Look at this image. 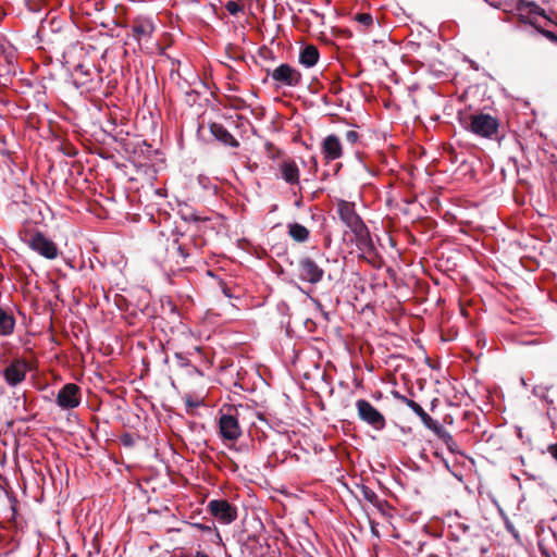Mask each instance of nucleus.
Wrapping results in <instances>:
<instances>
[{"label": "nucleus", "instance_id": "1", "mask_svg": "<svg viewBox=\"0 0 557 557\" xmlns=\"http://www.w3.org/2000/svg\"><path fill=\"white\" fill-rule=\"evenodd\" d=\"M465 127L476 136L493 139L498 133L499 122L487 113H478L469 116Z\"/></svg>", "mask_w": 557, "mask_h": 557}, {"label": "nucleus", "instance_id": "2", "mask_svg": "<svg viewBox=\"0 0 557 557\" xmlns=\"http://www.w3.org/2000/svg\"><path fill=\"white\" fill-rule=\"evenodd\" d=\"M358 418L371 425L374 430L381 431L386 425L384 416L368 400L358 399L356 401Z\"/></svg>", "mask_w": 557, "mask_h": 557}, {"label": "nucleus", "instance_id": "3", "mask_svg": "<svg viewBox=\"0 0 557 557\" xmlns=\"http://www.w3.org/2000/svg\"><path fill=\"white\" fill-rule=\"evenodd\" d=\"M267 74L272 77L277 87H296L301 83V73L287 63H283L274 70L267 69Z\"/></svg>", "mask_w": 557, "mask_h": 557}, {"label": "nucleus", "instance_id": "4", "mask_svg": "<svg viewBox=\"0 0 557 557\" xmlns=\"http://www.w3.org/2000/svg\"><path fill=\"white\" fill-rule=\"evenodd\" d=\"M351 233L355 236V242L357 249L359 251V257L363 258L369 262L373 261L377 257V250L371 238L368 226L364 224L363 226L358 227Z\"/></svg>", "mask_w": 557, "mask_h": 557}, {"label": "nucleus", "instance_id": "5", "mask_svg": "<svg viewBox=\"0 0 557 557\" xmlns=\"http://www.w3.org/2000/svg\"><path fill=\"white\" fill-rule=\"evenodd\" d=\"M156 30V24L151 17L137 16L132 21L129 36L139 45L148 44Z\"/></svg>", "mask_w": 557, "mask_h": 557}, {"label": "nucleus", "instance_id": "6", "mask_svg": "<svg viewBox=\"0 0 557 557\" xmlns=\"http://www.w3.org/2000/svg\"><path fill=\"white\" fill-rule=\"evenodd\" d=\"M324 276V270L318 263L309 258L302 257L298 261V277L302 282L318 284Z\"/></svg>", "mask_w": 557, "mask_h": 557}, {"label": "nucleus", "instance_id": "7", "mask_svg": "<svg viewBox=\"0 0 557 557\" xmlns=\"http://www.w3.org/2000/svg\"><path fill=\"white\" fill-rule=\"evenodd\" d=\"M210 513L222 524H231L237 518V509L226 499H213L209 502Z\"/></svg>", "mask_w": 557, "mask_h": 557}, {"label": "nucleus", "instance_id": "8", "mask_svg": "<svg viewBox=\"0 0 557 557\" xmlns=\"http://www.w3.org/2000/svg\"><path fill=\"white\" fill-rule=\"evenodd\" d=\"M27 244L30 249L45 257L46 259L53 260L59 255L57 245L40 232H36L35 234L30 235Z\"/></svg>", "mask_w": 557, "mask_h": 557}, {"label": "nucleus", "instance_id": "9", "mask_svg": "<svg viewBox=\"0 0 557 557\" xmlns=\"http://www.w3.org/2000/svg\"><path fill=\"white\" fill-rule=\"evenodd\" d=\"M336 211L341 221L350 230V232L364 225V222L356 212L354 202L339 199L336 202Z\"/></svg>", "mask_w": 557, "mask_h": 557}, {"label": "nucleus", "instance_id": "10", "mask_svg": "<svg viewBox=\"0 0 557 557\" xmlns=\"http://www.w3.org/2000/svg\"><path fill=\"white\" fill-rule=\"evenodd\" d=\"M233 409L230 407L227 412H222L219 419L220 434L225 441H235L242 435V429L237 418L231 413Z\"/></svg>", "mask_w": 557, "mask_h": 557}, {"label": "nucleus", "instance_id": "11", "mask_svg": "<svg viewBox=\"0 0 557 557\" xmlns=\"http://www.w3.org/2000/svg\"><path fill=\"white\" fill-rule=\"evenodd\" d=\"M57 404L62 409H73L81 404V391L74 383L65 384L57 395Z\"/></svg>", "mask_w": 557, "mask_h": 557}, {"label": "nucleus", "instance_id": "12", "mask_svg": "<svg viewBox=\"0 0 557 557\" xmlns=\"http://www.w3.org/2000/svg\"><path fill=\"white\" fill-rule=\"evenodd\" d=\"M27 373V362L23 359H14L2 372L8 385L15 387L21 384Z\"/></svg>", "mask_w": 557, "mask_h": 557}, {"label": "nucleus", "instance_id": "13", "mask_svg": "<svg viewBox=\"0 0 557 557\" xmlns=\"http://www.w3.org/2000/svg\"><path fill=\"white\" fill-rule=\"evenodd\" d=\"M321 152L327 162L339 159L343 156L339 138L334 134L326 136L321 144Z\"/></svg>", "mask_w": 557, "mask_h": 557}, {"label": "nucleus", "instance_id": "14", "mask_svg": "<svg viewBox=\"0 0 557 557\" xmlns=\"http://www.w3.org/2000/svg\"><path fill=\"white\" fill-rule=\"evenodd\" d=\"M281 178L289 185L299 183V168L292 159H286L280 164Z\"/></svg>", "mask_w": 557, "mask_h": 557}, {"label": "nucleus", "instance_id": "15", "mask_svg": "<svg viewBox=\"0 0 557 557\" xmlns=\"http://www.w3.org/2000/svg\"><path fill=\"white\" fill-rule=\"evenodd\" d=\"M211 134L222 144L231 147H238V140L221 124L213 123L210 126Z\"/></svg>", "mask_w": 557, "mask_h": 557}, {"label": "nucleus", "instance_id": "16", "mask_svg": "<svg viewBox=\"0 0 557 557\" xmlns=\"http://www.w3.org/2000/svg\"><path fill=\"white\" fill-rule=\"evenodd\" d=\"M320 58L319 50L313 45L305 46L299 52V63L309 69L314 66Z\"/></svg>", "mask_w": 557, "mask_h": 557}, {"label": "nucleus", "instance_id": "17", "mask_svg": "<svg viewBox=\"0 0 557 557\" xmlns=\"http://www.w3.org/2000/svg\"><path fill=\"white\" fill-rule=\"evenodd\" d=\"M431 431L446 445L447 449L453 454H458V445L451 434L440 423L435 425Z\"/></svg>", "mask_w": 557, "mask_h": 557}, {"label": "nucleus", "instance_id": "18", "mask_svg": "<svg viewBox=\"0 0 557 557\" xmlns=\"http://www.w3.org/2000/svg\"><path fill=\"white\" fill-rule=\"evenodd\" d=\"M15 327V318L8 310L0 307V336H10Z\"/></svg>", "mask_w": 557, "mask_h": 557}, {"label": "nucleus", "instance_id": "19", "mask_svg": "<svg viewBox=\"0 0 557 557\" xmlns=\"http://www.w3.org/2000/svg\"><path fill=\"white\" fill-rule=\"evenodd\" d=\"M287 234L296 242V243H306L309 239L310 232L309 230L297 223H288L287 224Z\"/></svg>", "mask_w": 557, "mask_h": 557}, {"label": "nucleus", "instance_id": "20", "mask_svg": "<svg viewBox=\"0 0 557 557\" xmlns=\"http://www.w3.org/2000/svg\"><path fill=\"white\" fill-rule=\"evenodd\" d=\"M412 411L421 419L424 426L429 430H432L438 423L433 420L419 404L412 406Z\"/></svg>", "mask_w": 557, "mask_h": 557}, {"label": "nucleus", "instance_id": "21", "mask_svg": "<svg viewBox=\"0 0 557 557\" xmlns=\"http://www.w3.org/2000/svg\"><path fill=\"white\" fill-rule=\"evenodd\" d=\"M360 493L362 495V497L369 502L370 504L374 505V506H377L379 503H380V499H379V496L377 494L372 490L370 488L369 486L367 485H361L360 486Z\"/></svg>", "mask_w": 557, "mask_h": 557}, {"label": "nucleus", "instance_id": "22", "mask_svg": "<svg viewBox=\"0 0 557 557\" xmlns=\"http://www.w3.org/2000/svg\"><path fill=\"white\" fill-rule=\"evenodd\" d=\"M181 214H182L183 220H185L187 222H200V221L208 220L207 218L200 216L196 211L190 210V209H186L185 211L181 210Z\"/></svg>", "mask_w": 557, "mask_h": 557}, {"label": "nucleus", "instance_id": "23", "mask_svg": "<svg viewBox=\"0 0 557 557\" xmlns=\"http://www.w3.org/2000/svg\"><path fill=\"white\" fill-rule=\"evenodd\" d=\"M356 22L363 26V30L373 25V17L369 13H359L355 16Z\"/></svg>", "mask_w": 557, "mask_h": 557}, {"label": "nucleus", "instance_id": "24", "mask_svg": "<svg viewBox=\"0 0 557 557\" xmlns=\"http://www.w3.org/2000/svg\"><path fill=\"white\" fill-rule=\"evenodd\" d=\"M264 148H265L267 157L272 160L278 158L282 153L281 150L277 149L276 147H274V145L270 141H267L264 144Z\"/></svg>", "mask_w": 557, "mask_h": 557}, {"label": "nucleus", "instance_id": "25", "mask_svg": "<svg viewBox=\"0 0 557 557\" xmlns=\"http://www.w3.org/2000/svg\"><path fill=\"white\" fill-rule=\"evenodd\" d=\"M225 9L231 15H236L243 11V5L236 1H227Z\"/></svg>", "mask_w": 557, "mask_h": 557}, {"label": "nucleus", "instance_id": "26", "mask_svg": "<svg viewBox=\"0 0 557 557\" xmlns=\"http://www.w3.org/2000/svg\"><path fill=\"white\" fill-rule=\"evenodd\" d=\"M518 4H519V7L525 5L529 9L530 13L542 14V9L534 2L527 3V2H524V0H519Z\"/></svg>", "mask_w": 557, "mask_h": 557}, {"label": "nucleus", "instance_id": "27", "mask_svg": "<svg viewBox=\"0 0 557 557\" xmlns=\"http://www.w3.org/2000/svg\"><path fill=\"white\" fill-rule=\"evenodd\" d=\"M534 395L540 397L541 399L545 400L547 405L552 406L554 404V400L547 396V391L544 388H534L533 391Z\"/></svg>", "mask_w": 557, "mask_h": 557}, {"label": "nucleus", "instance_id": "28", "mask_svg": "<svg viewBox=\"0 0 557 557\" xmlns=\"http://www.w3.org/2000/svg\"><path fill=\"white\" fill-rule=\"evenodd\" d=\"M174 358H175V360L177 362V366L181 367V368H185V367H188L190 364L189 359L186 358L181 352H175Z\"/></svg>", "mask_w": 557, "mask_h": 557}, {"label": "nucleus", "instance_id": "29", "mask_svg": "<svg viewBox=\"0 0 557 557\" xmlns=\"http://www.w3.org/2000/svg\"><path fill=\"white\" fill-rule=\"evenodd\" d=\"M345 139H346L347 143L354 145V144H356L358 141L359 134L356 131H348L345 134Z\"/></svg>", "mask_w": 557, "mask_h": 557}, {"label": "nucleus", "instance_id": "30", "mask_svg": "<svg viewBox=\"0 0 557 557\" xmlns=\"http://www.w3.org/2000/svg\"><path fill=\"white\" fill-rule=\"evenodd\" d=\"M536 30L540 32L541 34H543L549 40L557 41V36L553 32L544 30V29H539V28H536Z\"/></svg>", "mask_w": 557, "mask_h": 557}, {"label": "nucleus", "instance_id": "31", "mask_svg": "<svg viewBox=\"0 0 557 557\" xmlns=\"http://www.w3.org/2000/svg\"><path fill=\"white\" fill-rule=\"evenodd\" d=\"M194 527L202 532H211L213 529V524L210 525V524L195 523Z\"/></svg>", "mask_w": 557, "mask_h": 557}, {"label": "nucleus", "instance_id": "32", "mask_svg": "<svg viewBox=\"0 0 557 557\" xmlns=\"http://www.w3.org/2000/svg\"><path fill=\"white\" fill-rule=\"evenodd\" d=\"M399 400L401 403H404L405 405H407L411 410H412V406H416L418 403H416L414 400L412 399H409L408 397L406 396H399Z\"/></svg>", "mask_w": 557, "mask_h": 557}, {"label": "nucleus", "instance_id": "33", "mask_svg": "<svg viewBox=\"0 0 557 557\" xmlns=\"http://www.w3.org/2000/svg\"><path fill=\"white\" fill-rule=\"evenodd\" d=\"M547 451L555 460H557V443L549 445L547 447Z\"/></svg>", "mask_w": 557, "mask_h": 557}, {"label": "nucleus", "instance_id": "34", "mask_svg": "<svg viewBox=\"0 0 557 557\" xmlns=\"http://www.w3.org/2000/svg\"><path fill=\"white\" fill-rule=\"evenodd\" d=\"M8 44L4 36L0 35V51L5 52V45Z\"/></svg>", "mask_w": 557, "mask_h": 557}, {"label": "nucleus", "instance_id": "35", "mask_svg": "<svg viewBox=\"0 0 557 557\" xmlns=\"http://www.w3.org/2000/svg\"><path fill=\"white\" fill-rule=\"evenodd\" d=\"M195 557H209L205 552L197 550L195 553Z\"/></svg>", "mask_w": 557, "mask_h": 557}, {"label": "nucleus", "instance_id": "36", "mask_svg": "<svg viewBox=\"0 0 557 557\" xmlns=\"http://www.w3.org/2000/svg\"><path fill=\"white\" fill-rule=\"evenodd\" d=\"M223 292H224L225 296L231 297L230 292L226 288H224Z\"/></svg>", "mask_w": 557, "mask_h": 557}, {"label": "nucleus", "instance_id": "37", "mask_svg": "<svg viewBox=\"0 0 557 557\" xmlns=\"http://www.w3.org/2000/svg\"><path fill=\"white\" fill-rule=\"evenodd\" d=\"M394 395H395V397H396L397 399H399V396H401V395H400L399 393H397V392H396Z\"/></svg>", "mask_w": 557, "mask_h": 557}, {"label": "nucleus", "instance_id": "38", "mask_svg": "<svg viewBox=\"0 0 557 557\" xmlns=\"http://www.w3.org/2000/svg\"><path fill=\"white\" fill-rule=\"evenodd\" d=\"M314 304H315L318 307H321V304H320L318 300H314Z\"/></svg>", "mask_w": 557, "mask_h": 557}]
</instances>
